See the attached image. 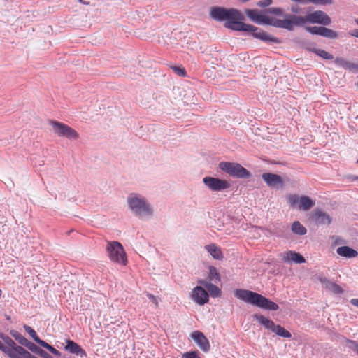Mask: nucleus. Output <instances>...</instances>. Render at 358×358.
I'll list each match as a JSON object with an SVG mask.
<instances>
[{
    "label": "nucleus",
    "instance_id": "32",
    "mask_svg": "<svg viewBox=\"0 0 358 358\" xmlns=\"http://www.w3.org/2000/svg\"><path fill=\"white\" fill-rule=\"evenodd\" d=\"M24 346L27 347L30 351H31L32 352H34L36 354L40 348L36 344L29 341V340L27 341V342Z\"/></svg>",
    "mask_w": 358,
    "mask_h": 358
},
{
    "label": "nucleus",
    "instance_id": "15",
    "mask_svg": "<svg viewBox=\"0 0 358 358\" xmlns=\"http://www.w3.org/2000/svg\"><path fill=\"white\" fill-rule=\"evenodd\" d=\"M306 29L313 35H318L331 39L337 38L336 31L324 27H307Z\"/></svg>",
    "mask_w": 358,
    "mask_h": 358
},
{
    "label": "nucleus",
    "instance_id": "21",
    "mask_svg": "<svg viewBox=\"0 0 358 358\" xmlns=\"http://www.w3.org/2000/svg\"><path fill=\"white\" fill-rule=\"evenodd\" d=\"M313 219L317 224H325L331 222V218L328 214L320 210H317L313 213Z\"/></svg>",
    "mask_w": 358,
    "mask_h": 358
},
{
    "label": "nucleus",
    "instance_id": "2",
    "mask_svg": "<svg viewBox=\"0 0 358 358\" xmlns=\"http://www.w3.org/2000/svg\"><path fill=\"white\" fill-rule=\"evenodd\" d=\"M127 203L132 214L139 218L148 219L154 215V208L148 200L143 195L131 193L128 195Z\"/></svg>",
    "mask_w": 358,
    "mask_h": 358
},
{
    "label": "nucleus",
    "instance_id": "33",
    "mask_svg": "<svg viewBox=\"0 0 358 358\" xmlns=\"http://www.w3.org/2000/svg\"><path fill=\"white\" fill-rule=\"evenodd\" d=\"M182 358H200L198 351H190L183 353Z\"/></svg>",
    "mask_w": 358,
    "mask_h": 358
},
{
    "label": "nucleus",
    "instance_id": "3",
    "mask_svg": "<svg viewBox=\"0 0 358 358\" xmlns=\"http://www.w3.org/2000/svg\"><path fill=\"white\" fill-rule=\"evenodd\" d=\"M234 296L248 303L256 306L259 308L268 310H277L279 306L264 296L248 289H238L234 292Z\"/></svg>",
    "mask_w": 358,
    "mask_h": 358
},
{
    "label": "nucleus",
    "instance_id": "8",
    "mask_svg": "<svg viewBox=\"0 0 358 358\" xmlns=\"http://www.w3.org/2000/svg\"><path fill=\"white\" fill-rule=\"evenodd\" d=\"M253 317L266 329L275 333L276 335L285 338H290L292 334L284 327L279 324H275L273 321L262 315L255 314Z\"/></svg>",
    "mask_w": 358,
    "mask_h": 358
},
{
    "label": "nucleus",
    "instance_id": "27",
    "mask_svg": "<svg viewBox=\"0 0 358 358\" xmlns=\"http://www.w3.org/2000/svg\"><path fill=\"white\" fill-rule=\"evenodd\" d=\"M11 336L22 345L24 346L28 339L22 336L20 332L12 330L10 331Z\"/></svg>",
    "mask_w": 358,
    "mask_h": 358
},
{
    "label": "nucleus",
    "instance_id": "18",
    "mask_svg": "<svg viewBox=\"0 0 358 358\" xmlns=\"http://www.w3.org/2000/svg\"><path fill=\"white\" fill-rule=\"evenodd\" d=\"M66 345L64 350L71 354L84 357L87 356L86 352L76 342L71 340H66Z\"/></svg>",
    "mask_w": 358,
    "mask_h": 358
},
{
    "label": "nucleus",
    "instance_id": "13",
    "mask_svg": "<svg viewBox=\"0 0 358 358\" xmlns=\"http://www.w3.org/2000/svg\"><path fill=\"white\" fill-rule=\"evenodd\" d=\"M191 298L197 304L203 306L208 302L209 294L203 287L196 286L192 291Z\"/></svg>",
    "mask_w": 358,
    "mask_h": 358
},
{
    "label": "nucleus",
    "instance_id": "11",
    "mask_svg": "<svg viewBox=\"0 0 358 358\" xmlns=\"http://www.w3.org/2000/svg\"><path fill=\"white\" fill-rule=\"evenodd\" d=\"M203 182L211 192H222L231 186L227 180L211 176L204 177Z\"/></svg>",
    "mask_w": 358,
    "mask_h": 358
},
{
    "label": "nucleus",
    "instance_id": "22",
    "mask_svg": "<svg viewBox=\"0 0 358 358\" xmlns=\"http://www.w3.org/2000/svg\"><path fill=\"white\" fill-rule=\"evenodd\" d=\"M334 63L336 66L342 67L344 69H348L350 71H355L358 69V64L348 62L346 59L341 57H336L334 59Z\"/></svg>",
    "mask_w": 358,
    "mask_h": 358
},
{
    "label": "nucleus",
    "instance_id": "6",
    "mask_svg": "<svg viewBox=\"0 0 358 358\" xmlns=\"http://www.w3.org/2000/svg\"><path fill=\"white\" fill-rule=\"evenodd\" d=\"M109 259L113 263L125 266L127 264L126 252L122 245L118 241L108 242L106 248Z\"/></svg>",
    "mask_w": 358,
    "mask_h": 358
},
{
    "label": "nucleus",
    "instance_id": "47",
    "mask_svg": "<svg viewBox=\"0 0 358 358\" xmlns=\"http://www.w3.org/2000/svg\"><path fill=\"white\" fill-rule=\"evenodd\" d=\"M357 163H358V159H357Z\"/></svg>",
    "mask_w": 358,
    "mask_h": 358
},
{
    "label": "nucleus",
    "instance_id": "34",
    "mask_svg": "<svg viewBox=\"0 0 358 358\" xmlns=\"http://www.w3.org/2000/svg\"><path fill=\"white\" fill-rule=\"evenodd\" d=\"M172 69L178 76H185L186 75L185 69L181 66H174Z\"/></svg>",
    "mask_w": 358,
    "mask_h": 358
},
{
    "label": "nucleus",
    "instance_id": "44",
    "mask_svg": "<svg viewBox=\"0 0 358 358\" xmlns=\"http://www.w3.org/2000/svg\"><path fill=\"white\" fill-rule=\"evenodd\" d=\"M292 11L295 13H299V8L298 7H292Z\"/></svg>",
    "mask_w": 358,
    "mask_h": 358
},
{
    "label": "nucleus",
    "instance_id": "10",
    "mask_svg": "<svg viewBox=\"0 0 358 358\" xmlns=\"http://www.w3.org/2000/svg\"><path fill=\"white\" fill-rule=\"evenodd\" d=\"M287 200L290 206L303 210H308L315 205L314 201L307 196H299L291 194L287 197Z\"/></svg>",
    "mask_w": 358,
    "mask_h": 358
},
{
    "label": "nucleus",
    "instance_id": "17",
    "mask_svg": "<svg viewBox=\"0 0 358 358\" xmlns=\"http://www.w3.org/2000/svg\"><path fill=\"white\" fill-rule=\"evenodd\" d=\"M281 259L285 263L302 264L306 262L305 258L299 253L289 250L281 254Z\"/></svg>",
    "mask_w": 358,
    "mask_h": 358
},
{
    "label": "nucleus",
    "instance_id": "43",
    "mask_svg": "<svg viewBox=\"0 0 358 358\" xmlns=\"http://www.w3.org/2000/svg\"><path fill=\"white\" fill-rule=\"evenodd\" d=\"M22 358H36L35 356L32 355L30 352H29V355H23Z\"/></svg>",
    "mask_w": 358,
    "mask_h": 358
},
{
    "label": "nucleus",
    "instance_id": "4",
    "mask_svg": "<svg viewBox=\"0 0 358 358\" xmlns=\"http://www.w3.org/2000/svg\"><path fill=\"white\" fill-rule=\"evenodd\" d=\"M287 20L290 23L292 27L291 29H286L288 31H293L295 25L301 26L306 22L323 25H329L331 22L330 17L322 10L314 11L307 14L305 17L289 15L287 16Z\"/></svg>",
    "mask_w": 358,
    "mask_h": 358
},
{
    "label": "nucleus",
    "instance_id": "42",
    "mask_svg": "<svg viewBox=\"0 0 358 358\" xmlns=\"http://www.w3.org/2000/svg\"><path fill=\"white\" fill-rule=\"evenodd\" d=\"M350 303L352 305L358 307V299H352Z\"/></svg>",
    "mask_w": 358,
    "mask_h": 358
},
{
    "label": "nucleus",
    "instance_id": "46",
    "mask_svg": "<svg viewBox=\"0 0 358 358\" xmlns=\"http://www.w3.org/2000/svg\"><path fill=\"white\" fill-rule=\"evenodd\" d=\"M356 23H357V24L358 25V19H357V20H356Z\"/></svg>",
    "mask_w": 358,
    "mask_h": 358
},
{
    "label": "nucleus",
    "instance_id": "25",
    "mask_svg": "<svg viewBox=\"0 0 358 358\" xmlns=\"http://www.w3.org/2000/svg\"><path fill=\"white\" fill-rule=\"evenodd\" d=\"M208 280L215 282L220 281V275L217 268L213 266H209Z\"/></svg>",
    "mask_w": 358,
    "mask_h": 358
},
{
    "label": "nucleus",
    "instance_id": "1",
    "mask_svg": "<svg viewBox=\"0 0 358 358\" xmlns=\"http://www.w3.org/2000/svg\"><path fill=\"white\" fill-rule=\"evenodd\" d=\"M210 16L219 22L225 21L224 27L233 31L250 32L255 38L270 43H279L278 38L269 35L257 27L242 22L244 17L237 9L214 6L210 8Z\"/></svg>",
    "mask_w": 358,
    "mask_h": 358
},
{
    "label": "nucleus",
    "instance_id": "38",
    "mask_svg": "<svg viewBox=\"0 0 358 358\" xmlns=\"http://www.w3.org/2000/svg\"><path fill=\"white\" fill-rule=\"evenodd\" d=\"M36 354L38 355L42 358H51V356L47 352L42 350L41 348H39Z\"/></svg>",
    "mask_w": 358,
    "mask_h": 358
},
{
    "label": "nucleus",
    "instance_id": "20",
    "mask_svg": "<svg viewBox=\"0 0 358 358\" xmlns=\"http://www.w3.org/2000/svg\"><path fill=\"white\" fill-rule=\"evenodd\" d=\"M336 253L343 257L351 259L358 256V252L349 246H341L336 249Z\"/></svg>",
    "mask_w": 358,
    "mask_h": 358
},
{
    "label": "nucleus",
    "instance_id": "19",
    "mask_svg": "<svg viewBox=\"0 0 358 358\" xmlns=\"http://www.w3.org/2000/svg\"><path fill=\"white\" fill-rule=\"evenodd\" d=\"M319 280L324 287L329 292L336 294H341L343 293L344 291L341 287H340L336 283L329 280L327 278H320Z\"/></svg>",
    "mask_w": 358,
    "mask_h": 358
},
{
    "label": "nucleus",
    "instance_id": "23",
    "mask_svg": "<svg viewBox=\"0 0 358 358\" xmlns=\"http://www.w3.org/2000/svg\"><path fill=\"white\" fill-rule=\"evenodd\" d=\"M205 249L215 259L220 260L223 258L222 252L220 248L215 244H209L205 246Z\"/></svg>",
    "mask_w": 358,
    "mask_h": 358
},
{
    "label": "nucleus",
    "instance_id": "36",
    "mask_svg": "<svg viewBox=\"0 0 358 358\" xmlns=\"http://www.w3.org/2000/svg\"><path fill=\"white\" fill-rule=\"evenodd\" d=\"M273 3L272 0H262L257 2V5L262 8L269 6Z\"/></svg>",
    "mask_w": 358,
    "mask_h": 358
},
{
    "label": "nucleus",
    "instance_id": "35",
    "mask_svg": "<svg viewBox=\"0 0 358 358\" xmlns=\"http://www.w3.org/2000/svg\"><path fill=\"white\" fill-rule=\"evenodd\" d=\"M347 343L350 348L358 353V343L357 341L353 340H348Z\"/></svg>",
    "mask_w": 358,
    "mask_h": 358
},
{
    "label": "nucleus",
    "instance_id": "45",
    "mask_svg": "<svg viewBox=\"0 0 358 358\" xmlns=\"http://www.w3.org/2000/svg\"><path fill=\"white\" fill-rule=\"evenodd\" d=\"M78 1L83 5H88L89 4V2H86L83 0H78Z\"/></svg>",
    "mask_w": 358,
    "mask_h": 358
},
{
    "label": "nucleus",
    "instance_id": "5",
    "mask_svg": "<svg viewBox=\"0 0 358 358\" xmlns=\"http://www.w3.org/2000/svg\"><path fill=\"white\" fill-rule=\"evenodd\" d=\"M245 13L251 21L258 24H268L285 29L292 28L287 18L284 20L271 19L265 15L260 14L259 11L256 9H247Z\"/></svg>",
    "mask_w": 358,
    "mask_h": 358
},
{
    "label": "nucleus",
    "instance_id": "37",
    "mask_svg": "<svg viewBox=\"0 0 358 358\" xmlns=\"http://www.w3.org/2000/svg\"><path fill=\"white\" fill-rule=\"evenodd\" d=\"M0 350L6 354L8 356H11V352L8 348H6V346L3 344V343L0 341Z\"/></svg>",
    "mask_w": 358,
    "mask_h": 358
},
{
    "label": "nucleus",
    "instance_id": "14",
    "mask_svg": "<svg viewBox=\"0 0 358 358\" xmlns=\"http://www.w3.org/2000/svg\"><path fill=\"white\" fill-rule=\"evenodd\" d=\"M262 178L266 184L271 188L280 189L283 187V180L281 176L272 173H264Z\"/></svg>",
    "mask_w": 358,
    "mask_h": 358
},
{
    "label": "nucleus",
    "instance_id": "28",
    "mask_svg": "<svg viewBox=\"0 0 358 358\" xmlns=\"http://www.w3.org/2000/svg\"><path fill=\"white\" fill-rule=\"evenodd\" d=\"M24 328L25 331L29 334V336L39 345L41 343L43 340L40 339V338L36 334L34 329H33L31 327L24 325Z\"/></svg>",
    "mask_w": 358,
    "mask_h": 358
},
{
    "label": "nucleus",
    "instance_id": "31",
    "mask_svg": "<svg viewBox=\"0 0 358 358\" xmlns=\"http://www.w3.org/2000/svg\"><path fill=\"white\" fill-rule=\"evenodd\" d=\"M266 13L270 14H273L275 15L281 16L282 15V10L280 8H269L266 10Z\"/></svg>",
    "mask_w": 358,
    "mask_h": 358
},
{
    "label": "nucleus",
    "instance_id": "39",
    "mask_svg": "<svg viewBox=\"0 0 358 358\" xmlns=\"http://www.w3.org/2000/svg\"><path fill=\"white\" fill-rule=\"evenodd\" d=\"M148 298L152 301L155 305L157 306L158 304V299L156 296H155L152 294H147Z\"/></svg>",
    "mask_w": 358,
    "mask_h": 358
},
{
    "label": "nucleus",
    "instance_id": "12",
    "mask_svg": "<svg viewBox=\"0 0 358 358\" xmlns=\"http://www.w3.org/2000/svg\"><path fill=\"white\" fill-rule=\"evenodd\" d=\"M0 338L6 344V348H8L11 352V356H8L10 358H22L23 355H29V352L26 350L22 346L17 345L15 341L10 338L8 336L0 333Z\"/></svg>",
    "mask_w": 358,
    "mask_h": 358
},
{
    "label": "nucleus",
    "instance_id": "40",
    "mask_svg": "<svg viewBox=\"0 0 358 358\" xmlns=\"http://www.w3.org/2000/svg\"><path fill=\"white\" fill-rule=\"evenodd\" d=\"M198 284L201 285V286L204 287L205 288L208 289L209 287V285L211 284V282H208L204 280H199Z\"/></svg>",
    "mask_w": 358,
    "mask_h": 358
},
{
    "label": "nucleus",
    "instance_id": "30",
    "mask_svg": "<svg viewBox=\"0 0 358 358\" xmlns=\"http://www.w3.org/2000/svg\"><path fill=\"white\" fill-rule=\"evenodd\" d=\"M40 345L43 347V348H46L48 351H50L53 355H56L57 357H60L61 356V352L59 350H57V349L53 348L52 345H49L45 341H43L41 342V343L40 344Z\"/></svg>",
    "mask_w": 358,
    "mask_h": 358
},
{
    "label": "nucleus",
    "instance_id": "7",
    "mask_svg": "<svg viewBox=\"0 0 358 358\" xmlns=\"http://www.w3.org/2000/svg\"><path fill=\"white\" fill-rule=\"evenodd\" d=\"M218 166L222 171L233 178L248 179L251 177L250 172L238 163L221 162Z\"/></svg>",
    "mask_w": 358,
    "mask_h": 358
},
{
    "label": "nucleus",
    "instance_id": "26",
    "mask_svg": "<svg viewBox=\"0 0 358 358\" xmlns=\"http://www.w3.org/2000/svg\"><path fill=\"white\" fill-rule=\"evenodd\" d=\"M309 50L324 59L329 60L334 59V56L332 55L329 54L328 52L324 50L315 48H310Z\"/></svg>",
    "mask_w": 358,
    "mask_h": 358
},
{
    "label": "nucleus",
    "instance_id": "29",
    "mask_svg": "<svg viewBox=\"0 0 358 358\" xmlns=\"http://www.w3.org/2000/svg\"><path fill=\"white\" fill-rule=\"evenodd\" d=\"M207 290L209 292L212 297H218L221 295L220 289L213 283L209 285Z\"/></svg>",
    "mask_w": 358,
    "mask_h": 358
},
{
    "label": "nucleus",
    "instance_id": "9",
    "mask_svg": "<svg viewBox=\"0 0 358 358\" xmlns=\"http://www.w3.org/2000/svg\"><path fill=\"white\" fill-rule=\"evenodd\" d=\"M50 124L54 133L59 137L66 138L70 140H76L79 137L77 131L67 124L57 121H51Z\"/></svg>",
    "mask_w": 358,
    "mask_h": 358
},
{
    "label": "nucleus",
    "instance_id": "24",
    "mask_svg": "<svg viewBox=\"0 0 358 358\" xmlns=\"http://www.w3.org/2000/svg\"><path fill=\"white\" fill-rule=\"evenodd\" d=\"M292 231L296 235H305L307 230L299 221H295L292 223L291 227Z\"/></svg>",
    "mask_w": 358,
    "mask_h": 358
},
{
    "label": "nucleus",
    "instance_id": "16",
    "mask_svg": "<svg viewBox=\"0 0 358 358\" xmlns=\"http://www.w3.org/2000/svg\"><path fill=\"white\" fill-rule=\"evenodd\" d=\"M191 337L202 351L205 352L209 351V341L202 332H200L199 331H194L193 333L191 334Z\"/></svg>",
    "mask_w": 358,
    "mask_h": 358
},
{
    "label": "nucleus",
    "instance_id": "41",
    "mask_svg": "<svg viewBox=\"0 0 358 358\" xmlns=\"http://www.w3.org/2000/svg\"><path fill=\"white\" fill-rule=\"evenodd\" d=\"M349 34L352 36H355L356 38H358V29H355V30L350 31L349 32Z\"/></svg>",
    "mask_w": 358,
    "mask_h": 358
}]
</instances>
